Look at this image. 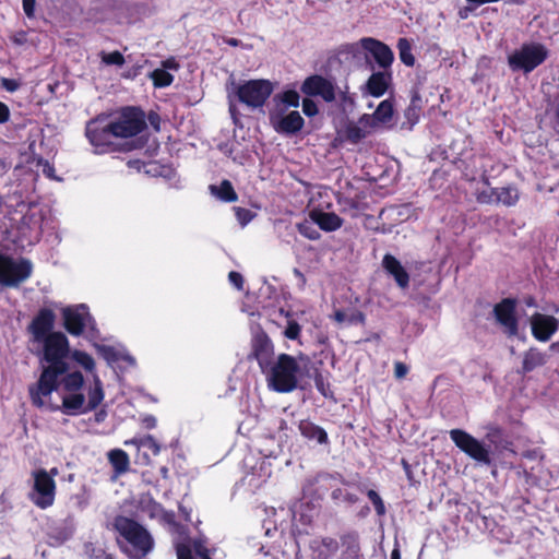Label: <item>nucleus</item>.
Wrapping results in <instances>:
<instances>
[{
	"label": "nucleus",
	"mask_w": 559,
	"mask_h": 559,
	"mask_svg": "<svg viewBox=\"0 0 559 559\" xmlns=\"http://www.w3.org/2000/svg\"><path fill=\"white\" fill-rule=\"evenodd\" d=\"M39 342L43 343L40 362L47 365L43 366L38 380L28 386V395L35 407L46 404V397L58 390L59 378L69 371V364L66 361L70 350L67 336L62 332H55Z\"/></svg>",
	"instance_id": "nucleus-1"
},
{
	"label": "nucleus",
	"mask_w": 559,
	"mask_h": 559,
	"mask_svg": "<svg viewBox=\"0 0 559 559\" xmlns=\"http://www.w3.org/2000/svg\"><path fill=\"white\" fill-rule=\"evenodd\" d=\"M310 358L305 354L294 357L282 353L276 360L270 365L266 373L267 385L277 393H289L297 389L301 366L307 367Z\"/></svg>",
	"instance_id": "nucleus-2"
},
{
	"label": "nucleus",
	"mask_w": 559,
	"mask_h": 559,
	"mask_svg": "<svg viewBox=\"0 0 559 559\" xmlns=\"http://www.w3.org/2000/svg\"><path fill=\"white\" fill-rule=\"evenodd\" d=\"M112 526L132 546L133 558H144L153 550L154 539L151 533L135 520L117 515Z\"/></svg>",
	"instance_id": "nucleus-3"
},
{
	"label": "nucleus",
	"mask_w": 559,
	"mask_h": 559,
	"mask_svg": "<svg viewBox=\"0 0 559 559\" xmlns=\"http://www.w3.org/2000/svg\"><path fill=\"white\" fill-rule=\"evenodd\" d=\"M549 57V50L540 43H525L508 56V66L513 72L528 74Z\"/></svg>",
	"instance_id": "nucleus-4"
},
{
	"label": "nucleus",
	"mask_w": 559,
	"mask_h": 559,
	"mask_svg": "<svg viewBox=\"0 0 559 559\" xmlns=\"http://www.w3.org/2000/svg\"><path fill=\"white\" fill-rule=\"evenodd\" d=\"M85 136L98 154L112 153L119 151L118 144L112 139L116 138L111 131V124L107 115H98L87 121L85 127Z\"/></svg>",
	"instance_id": "nucleus-5"
},
{
	"label": "nucleus",
	"mask_w": 559,
	"mask_h": 559,
	"mask_svg": "<svg viewBox=\"0 0 559 559\" xmlns=\"http://www.w3.org/2000/svg\"><path fill=\"white\" fill-rule=\"evenodd\" d=\"M116 138H133L146 129L145 112L140 107L127 106L121 108L114 120H109Z\"/></svg>",
	"instance_id": "nucleus-6"
},
{
	"label": "nucleus",
	"mask_w": 559,
	"mask_h": 559,
	"mask_svg": "<svg viewBox=\"0 0 559 559\" xmlns=\"http://www.w3.org/2000/svg\"><path fill=\"white\" fill-rule=\"evenodd\" d=\"M32 262L21 258L15 261L12 257L0 252V285L3 287H17L31 277Z\"/></svg>",
	"instance_id": "nucleus-7"
},
{
	"label": "nucleus",
	"mask_w": 559,
	"mask_h": 559,
	"mask_svg": "<svg viewBox=\"0 0 559 559\" xmlns=\"http://www.w3.org/2000/svg\"><path fill=\"white\" fill-rule=\"evenodd\" d=\"M238 100L248 107H262L273 92V85L269 80H249L236 86Z\"/></svg>",
	"instance_id": "nucleus-8"
},
{
	"label": "nucleus",
	"mask_w": 559,
	"mask_h": 559,
	"mask_svg": "<svg viewBox=\"0 0 559 559\" xmlns=\"http://www.w3.org/2000/svg\"><path fill=\"white\" fill-rule=\"evenodd\" d=\"M449 433L453 443L471 459L484 465H491L490 451L478 439L463 429H452Z\"/></svg>",
	"instance_id": "nucleus-9"
},
{
	"label": "nucleus",
	"mask_w": 559,
	"mask_h": 559,
	"mask_svg": "<svg viewBox=\"0 0 559 559\" xmlns=\"http://www.w3.org/2000/svg\"><path fill=\"white\" fill-rule=\"evenodd\" d=\"M34 493L31 496L32 502L39 509L51 507L56 498V481L51 475L44 468L35 471Z\"/></svg>",
	"instance_id": "nucleus-10"
},
{
	"label": "nucleus",
	"mask_w": 559,
	"mask_h": 559,
	"mask_svg": "<svg viewBox=\"0 0 559 559\" xmlns=\"http://www.w3.org/2000/svg\"><path fill=\"white\" fill-rule=\"evenodd\" d=\"M493 316L496 321L504 328L509 336H515L519 332V320L516 317V299L503 298L495 305Z\"/></svg>",
	"instance_id": "nucleus-11"
},
{
	"label": "nucleus",
	"mask_w": 559,
	"mask_h": 559,
	"mask_svg": "<svg viewBox=\"0 0 559 559\" xmlns=\"http://www.w3.org/2000/svg\"><path fill=\"white\" fill-rule=\"evenodd\" d=\"M300 91L309 97L320 96L326 103H332L336 98L334 84L320 74L306 78Z\"/></svg>",
	"instance_id": "nucleus-12"
},
{
	"label": "nucleus",
	"mask_w": 559,
	"mask_h": 559,
	"mask_svg": "<svg viewBox=\"0 0 559 559\" xmlns=\"http://www.w3.org/2000/svg\"><path fill=\"white\" fill-rule=\"evenodd\" d=\"M273 355L274 345L269 335L264 331L255 333L251 341L250 356L258 361L263 372H265L266 368L272 364Z\"/></svg>",
	"instance_id": "nucleus-13"
},
{
	"label": "nucleus",
	"mask_w": 559,
	"mask_h": 559,
	"mask_svg": "<svg viewBox=\"0 0 559 559\" xmlns=\"http://www.w3.org/2000/svg\"><path fill=\"white\" fill-rule=\"evenodd\" d=\"M50 396L46 397V404L41 408H46L50 412L61 411L64 415L76 416L81 414H87L85 396L79 392H70V394L62 397V404H53L50 401Z\"/></svg>",
	"instance_id": "nucleus-14"
},
{
	"label": "nucleus",
	"mask_w": 559,
	"mask_h": 559,
	"mask_svg": "<svg viewBox=\"0 0 559 559\" xmlns=\"http://www.w3.org/2000/svg\"><path fill=\"white\" fill-rule=\"evenodd\" d=\"M532 335L539 342H547L559 329V320L552 316L535 312L530 319Z\"/></svg>",
	"instance_id": "nucleus-15"
},
{
	"label": "nucleus",
	"mask_w": 559,
	"mask_h": 559,
	"mask_svg": "<svg viewBox=\"0 0 559 559\" xmlns=\"http://www.w3.org/2000/svg\"><path fill=\"white\" fill-rule=\"evenodd\" d=\"M270 122L277 133L287 135L298 133L305 126L304 118L296 110L289 111L284 116L271 115Z\"/></svg>",
	"instance_id": "nucleus-16"
},
{
	"label": "nucleus",
	"mask_w": 559,
	"mask_h": 559,
	"mask_svg": "<svg viewBox=\"0 0 559 559\" xmlns=\"http://www.w3.org/2000/svg\"><path fill=\"white\" fill-rule=\"evenodd\" d=\"M361 45L373 57L380 68L388 69L391 67L394 55L388 45L372 37H362Z\"/></svg>",
	"instance_id": "nucleus-17"
},
{
	"label": "nucleus",
	"mask_w": 559,
	"mask_h": 559,
	"mask_svg": "<svg viewBox=\"0 0 559 559\" xmlns=\"http://www.w3.org/2000/svg\"><path fill=\"white\" fill-rule=\"evenodd\" d=\"M56 316L51 309L43 308L32 320L29 330L36 341L48 337L52 334Z\"/></svg>",
	"instance_id": "nucleus-18"
},
{
	"label": "nucleus",
	"mask_w": 559,
	"mask_h": 559,
	"mask_svg": "<svg viewBox=\"0 0 559 559\" xmlns=\"http://www.w3.org/2000/svg\"><path fill=\"white\" fill-rule=\"evenodd\" d=\"M176 554L178 559H212L203 538H195L192 543H178Z\"/></svg>",
	"instance_id": "nucleus-19"
},
{
	"label": "nucleus",
	"mask_w": 559,
	"mask_h": 559,
	"mask_svg": "<svg viewBox=\"0 0 559 559\" xmlns=\"http://www.w3.org/2000/svg\"><path fill=\"white\" fill-rule=\"evenodd\" d=\"M382 267L394 278L401 289H406L409 286V274L394 255L386 253L382 259Z\"/></svg>",
	"instance_id": "nucleus-20"
},
{
	"label": "nucleus",
	"mask_w": 559,
	"mask_h": 559,
	"mask_svg": "<svg viewBox=\"0 0 559 559\" xmlns=\"http://www.w3.org/2000/svg\"><path fill=\"white\" fill-rule=\"evenodd\" d=\"M392 82L391 72H373L366 82V93L372 97L383 96Z\"/></svg>",
	"instance_id": "nucleus-21"
},
{
	"label": "nucleus",
	"mask_w": 559,
	"mask_h": 559,
	"mask_svg": "<svg viewBox=\"0 0 559 559\" xmlns=\"http://www.w3.org/2000/svg\"><path fill=\"white\" fill-rule=\"evenodd\" d=\"M64 329L74 336L84 332L85 316L79 311V308H64L62 310Z\"/></svg>",
	"instance_id": "nucleus-22"
},
{
	"label": "nucleus",
	"mask_w": 559,
	"mask_h": 559,
	"mask_svg": "<svg viewBox=\"0 0 559 559\" xmlns=\"http://www.w3.org/2000/svg\"><path fill=\"white\" fill-rule=\"evenodd\" d=\"M310 217L324 231L337 230L343 225V219L334 212L313 210L310 213Z\"/></svg>",
	"instance_id": "nucleus-23"
},
{
	"label": "nucleus",
	"mask_w": 559,
	"mask_h": 559,
	"mask_svg": "<svg viewBox=\"0 0 559 559\" xmlns=\"http://www.w3.org/2000/svg\"><path fill=\"white\" fill-rule=\"evenodd\" d=\"M300 435L310 440L317 441L319 444H328L329 437L326 431L309 419H302L298 424Z\"/></svg>",
	"instance_id": "nucleus-24"
},
{
	"label": "nucleus",
	"mask_w": 559,
	"mask_h": 559,
	"mask_svg": "<svg viewBox=\"0 0 559 559\" xmlns=\"http://www.w3.org/2000/svg\"><path fill=\"white\" fill-rule=\"evenodd\" d=\"M547 364V355L537 347H531L523 354L522 373H528Z\"/></svg>",
	"instance_id": "nucleus-25"
},
{
	"label": "nucleus",
	"mask_w": 559,
	"mask_h": 559,
	"mask_svg": "<svg viewBox=\"0 0 559 559\" xmlns=\"http://www.w3.org/2000/svg\"><path fill=\"white\" fill-rule=\"evenodd\" d=\"M108 461L112 466L115 476L126 474L130 468V459L126 451L112 449L107 453Z\"/></svg>",
	"instance_id": "nucleus-26"
},
{
	"label": "nucleus",
	"mask_w": 559,
	"mask_h": 559,
	"mask_svg": "<svg viewBox=\"0 0 559 559\" xmlns=\"http://www.w3.org/2000/svg\"><path fill=\"white\" fill-rule=\"evenodd\" d=\"M103 383L97 376L94 377V385L87 392L86 409L95 411L104 400Z\"/></svg>",
	"instance_id": "nucleus-27"
},
{
	"label": "nucleus",
	"mask_w": 559,
	"mask_h": 559,
	"mask_svg": "<svg viewBox=\"0 0 559 559\" xmlns=\"http://www.w3.org/2000/svg\"><path fill=\"white\" fill-rule=\"evenodd\" d=\"M123 443L124 445H134L138 449L147 448L154 455H158L160 452V445L152 435L134 437L132 439L126 440Z\"/></svg>",
	"instance_id": "nucleus-28"
},
{
	"label": "nucleus",
	"mask_w": 559,
	"mask_h": 559,
	"mask_svg": "<svg viewBox=\"0 0 559 559\" xmlns=\"http://www.w3.org/2000/svg\"><path fill=\"white\" fill-rule=\"evenodd\" d=\"M519 198V190L514 186L497 188L496 204L513 206L518 203Z\"/></svg>",
	"instance_id": "nucleus-29"
},
{
	"label": "nucleus",
	"mask_w": 559,
	"mask_h": 559,
	"mask_svg": "<svg viewBox=\"0 0 559 559\" xmlns=\"http://www.w3.org/2000/svg\"><path fill=\"white\" fill-rule=\"evenodd\" d=\"M210 188L211 191L224 202H235L238 199L231 182L227 179L223 180L218 187L212 185Z\"/></svg>",
	"instance_id": "nucleus-30"
},
{
	"label": "nucleus",
	"mask_w": 559,
	"mask_h": 559,
	"mask_svg": "<svg viewBox=\"0 0 559 559\" xmlns=\"http://www.w3.org/2000/svg\"><path fill=\"white\" fill-rule=\"evenodd\" d=\"M63 378L61 381L59 380L60 384L63 385V389L67 392H78L82 389L84 384V377L81 371H73V372H66L62 374Z\"/></svg>",
	"instance_id": "nucleus-31"
},
{
	"label": "nucleus",
	"mask_w": 559,
	"mask_h": 559,
	"mask_svg": "<svg viewBox=\"0 0 559 559\" xmlns=\"http://www.w3.org/2000/svg\"><path fill=\"white\" fill-rule=\"evenodd\" d=\"M148 79L152 81L155 88L168 87L173 84L175 78L168 71L157 68L148 73Z\"/></svg>",
	"instance_id": "nucleus-32"
},
{
	"label": "nucleus",
	"mask_w": 559,
	"mask_h": 559,
	"mask_svg": "<svg viewBox=\"0 0 559 559\" xmlns=\"http://www.w3.org/2000/svg\"><path fill=\"white\" fill-rule=\"evenodd\" d=\"M342 546L345 552L350 556H357L360 551L359 535L356 531H350L341 535Z\"/></svg>",
	"instance_id": "nucleus-33"
},
{
	"label": "nucleus",
	"mask_w": 559,
	"mask_h": 559,
	"mask_svg": "<svg viewBox=\"0 0 559 559\" xmlns=\"http://www.w3.org/2000/svg\"><path fill=\"white\" fill-rule=\"evenodd\" d=\"M394 114L393 102L391 99L382 100L374 112L372 114V118L380 123L389 122Z\"/></svg>",
	"instance_id": "nucleus-34"
},
{
	"label": "nucleus",
	"mask_w": 559,
	"mask_h": 559,
	"mask_svg": "<svg viewBox=\"0 0 559 559\" xmlns=\"http://www.w3.org/2000/svg\"><path fill=\"white\" fill-rule=\"evenodd\" d=\"M399 56L406 67H414L415 57L412 53V45L406 37H400L397 43Z\"/></svg>",
	"instance_id": "nucleus-35"
},
{
	"label": "nucleus",
	"mask_w": 559,
	"mask_h": 559,
	"mask_svg": "<svg viewBox=\"0 0 559 559\" xmlns=\"http://www.w3.org/2000/svg\"><path fill=\"white\" fill-rule=\"evenodd\" d=\"M366 135L367 132L357 124L350 123L345 129V138L353 144L359 143Z\"/></svg>",
	"instance_id": "nucleus-36"
},
{
	"label": "nucleus",
	"mask_w": 559,
	"mask_h": 559,
	"mask_svg": "<svg viewBox=\"0 0 559 559\" xmlns=\"http://www.w3.org/2000/svg\"><path fill=\"white\" fill-rule=\"evenodd\" d=\"M141 509L147 513L150 518H156L163 512V506L152 497L141 501Z\"/></svg>",
	"instance_id": "nucleus-37"
},
{
	"label": "nucleus",
	"mask_w": 559,
	"mask_h": 559,
	"mask_svg": "<svg viewBox=\"0 0 559 559\" xmlns=\"http://www.w3.org/2000/svg\"><path fill=\"white\" fill-rule=\"evenodd\" d=\"M72 358L81 365L86 371H93L95 368V361L93 357L83 350H74L72 353Z\"/></svg>",
	"instance_id": "nucleus-38"
},
{
	"label": "nucleus",
	"mask_w": 559,
	"mask_h": 559,
	"mask_svg": "<svg viewBox=\"0 0 559 559\" xmlns=\"http://www.w3.org/2000/svg\"><path fill=\"white\" fill-rule=\"evenodd\" d=\"M297 229L300 235L304 237L310 239V240H317L320 238V233L314 227L313 222L305 221L302 223L297 224Z\"/></svg>",
	"instance_id": "nucleus-39"
},
{
	"label": "nucleus",
	"mask_w": 559,
	"mask_h": 559,
	"mask_svg": "<svg viewBox=\"0 0 559 559\" xmlns=\"http://www.w3.org/2000/svg\"><path fill=\"white\" fill-rule=\"evenodd\" d=\"M276 97L286 106L297 108L299 106L300 96L295 90H287L276 95Z\"/></svg>",
	"instance_id": "nucleus-40"
},
{
	"label": "nucleus",
	"mask_w": 559,
	"mask_h": 559,
	"mask_svg": "<svg viewBox=\"0 0 559 559\" xmlns=\"http://www.w3.org/2000/svg\"><path fill=\"white\" fill-rule=\"evenodd\" d=\"M100 59L107 66H119L120 67L124 63V57L118 50H115L111 52L102 51Z\"/></svg>",
	"instance_id": "nucleus-41"
},
{
	"label": "nucleus",
	"mask_w": 559,
	"mask_h": 559,
	"mask_svg": "<svg viewBox=\"0 0 559 559\" xmlns=\"http://www.w3.org/2000/svg\"><path fill=\"white\" fill-rule=\"evenodd\" d=\"M314 384L317 390L326 399L333 397V393L330 390V383L324 380V377L321 372L316 371L314 374Z\"/></svg>",
	"instance_id": "nucleus-42"
},
{
	"label": "nucleus",
	"mask_w": 559,
	"mask_h": 559,
	"mask_svg": "<svg viewBox=\"0 0 559 559\" xmlns=\"http://www.w3.org/2000/svg\"><path fill=\"white\" fill-rule=\"evenodd\" d=\"M367 497L372 502L377 514L384 515L385 514V506H384V502H383L382 498L380 497V495L376 490L369 489L367 491Z\"/></svg>",
	"instance_id": "nucleus-43"
},
{
	"label": "nucleus",
	"mask_w": 559,
	"mask_h": 559,
	"mask_svg": "<svg viewBox=\"0 0 559 559\" xmlns=\"http://www.w3.org/2000/svg\"><path fill=\"white\" fill-rule=\"evenodd\" d=\"M497 188H490L488 190L478 191L476 193V200L481 204L496 203Z\"/></svg>",
	"instance_id": "nucleus-44"
},
{
	"label": "nucleus",
	"mask_w": 559,
	"mask_h": 559,
	"mask_svg": "<svg viewBox=\"0 0 559 559\" xmlns=\"http://www.w3.org/2000/svg\"><path fill=\"white\" fill-rule=\"evenodd\" d=\"M300 332H301L300 324L297 321H295V320H289L287 322V326H286V329L284 331V335L288 340L296 341V340L299 338Z\"/></svg>",
	"instance_id": "nucleus-45"
},
{
	"label": "nucleus",
	"mask_w": 559,
	"mask_h": 559,
	"mask_svg": "<svg viewBox=\"0 0 559 559\" xmlns=\"http://www.w3.org/2000/svg\"><path fill=\"white\" fill-rule=\"evenodd\" d=\"M234 210L236 218L242 226L247 225L254 217V214L248 209L236 206Z\"/></svg>",
	"instance_id": "nucleus-46"
},
{
	"label": "nucleus",
	"mask_w": 559,
	"mask_h": 559,
	"mask_svg": "<svg viewBox=\"0 0 559 559\" xmlns=\"http://www.w3.org/2000/svg\"><path fill=\"white\" fill-rule=\"evenodd\" d=\"M302 111L307 117H313L318 115L319 108L314 100H312L309 97H306L302 100Z\"/></svg>",
	"instance_id": "nucleus-47"
},
{
	"label": "nucleus",
	"mask_w": 559,
	"mask_h": 559,
	"mask_svg": "<svg viewBox=\"0 0 559 559\" xmlns=\"http://www.w3.org/2000/svg\"><path fill=\"white\" fill-rule=\"evenodd\" d=\"M321 545L330 555H335L338 551V542L333 537H322Z\"/></svg>",
	"instance_id": "nucleus-48"
},
{
	"label": "nucleus",
	"mask_w": 559,
	"mask_h": 559,
	"mask_svg": "<svg viewBox=\"0 0 559 559\" xmlns=\"http://www.w3.org/2000/svg\"><path fill=\"white\" fill-rule=\"evenodd\" d=\"M0 84L5 91L10 93L17 91L21 86V83L17 80L8 78H1Z\"/></svg>",
	"instance_id": "nucleus-49"
},
{
	"label": "nucleus",
	"mask_w": 559,
	"mask_h": 559,
	"mask_svg": "<svg viewBox=\"0 0 559 559\" xmlns=\"http://www.w3.org/2000/svg\"><path fill=\"white\" fill-rule=\"evenodd\" d=\"M38 166H41L43 174L50 179H56L55 167L48 160L40 158L37 163Z\"/></svg>",
	"instance_id": "nucleus-50"
},
{
	"label": "nucleus",
	"mask_w": 559,
	"mask_h": 559,
	"mask_svg": "<svg viewBox=\"0 0 559 559\" xmlns=\"http://www.w3.org/2000/svg\"><path fill=\"white\" fill-rule=\"evenodd\" d=\"M228 280L237 289L240 290L243 288V277L239 272L230 271Z\"/></svg>",
	"instance_id": "nucleus-51"
},
{
	"label": "nucleus",
	"mask_w": 559,
	"mask_h": 559,
	"mask_svg": "<svg viewBox=\"0 0 559 559\" xmlns=\"http://www.w3.org/2000/svg\"><path fill=\"white\" fill-rule=\"evenodd\" d=\"M160 66H162L160 68L166 71H168V70L178 71L180 69V64L175 57H169V58L163 60L160 62Z\"/></svg>",
	"instance_id": "nucleus-52"
},
{
	"label": "nucleus",
	"mask_w": 559,
	"mask_h": 559,
	"mask_svg": "<svg viewBox=\"0 0 559 559\" xmlns=\"http://www.w3.org/2000/svg\"><path fill=\"white\" fill-rule=\"evenodd\" d=\"M408 373V367L402 361L394 364V376L396 379H403Z\"/></svg>",
	"instance_id": "nucleus-53"
},
{
	"label": "nucleus",
	"mask_w": 559,
	"mask_h": 559,
	"mask_svg": "<svg viewBox=\"0 0 559 559\" xmlns=\"http://www.w3.org/2000/svg\"><path fill=\"white\" fill-rule=\"evenodd\" d=\"M10 115L9 106L0 102V124L7 123L10 120Z\"/></svg>",
	"instance_id": "nucleus-54"
},
{
	"label": "nucleus",
	"mask_w": 559,
	"mask_h": 559,
	"mask_svg": "<svg viewBox=\"0 0 559 559\" xmlns=\"http://www.w3.org/2000/svg\"><path fill=\"white\" fill-rule=\"evenodd\" d=\"M141 423L145 429H154L156 427V418L153 415H145L141 418Z\"/></svg>",
	"instance_id": "nucleus-55"
},
{
	"label": "nucleus",
	"mask_w": 559,
	"mask_h": 559,
	"mask_svg": "<svg viewBox=\"0 0 559 559\" xmlns=\"http://www.w3.org/2000/svg\"><path fill=\"white\" fill-rule=\"evenodd\" d=\"M35 9V0H23V10L27 16H33Z\"/></svg>",
	"instance_id": "nucleus-56"
},
{
	"label": "nucleus",
	"mask_w": 559,
	"mask_h": 559,
	"mask_svg": "<svg viewBox=\"0 0 559 559\" xmlns=\"http://www.w3.org/2000/svg\"><path fill=\"white\" fill-rule=\"evenodd\" d=\"M148 121L151 123V126L156 130V131H159V126H160V118L158 116V114L156 112H150L148 115Z\"/></svg>",
	"instance_id": "nucleus-57"
},
{
	"label": "nucleus",
	"mask_w": 559,
	"mask_h": 559,
	"mask_svg": "<svg viewBox=\"0 0 559 559\" xmlns=\"http://www.w3.org/2000/svg\"><path fill=\"white\" fill-rule=\"evenodd\" d=\"M350 322L365 324L366 316L361 311H356L355 313L352 314Z\"/></svg>",
	"instance_id": "nucleus-58"
},
{
	"label": "nucleus",
	"mask_w": 559,
	"mask_h": 559,
	"mask_svg": "<svg viewBox=\"0 0 559 559\" xmlns=\"http://www.w3.org/2000/svg\"><path fill=\"white\" fill-rule=\"evenodd\" d=\"M294 275L298 278L299 281V286L301 288H304L306 286V283H307V280H306V276L305 274L299 270V269H294Z\"/></svg>",
	"instance_id": "nucleus-59"
},
{
	"label": "nucleus",
	"mask_w": 559,
	"mask_h": 559,
	"mask_svg": "<svg viewBox=\"0 0 559 559\" xmlns=\"http://www.w3.org/2000/svg\"><path fill=\"white\" fill-rule=\"evenodd\" d=\"M344 500L348 503H356L358 501V497L355 493L347 492L344 495Z\"/></svg>",
	"instance_id": "nucleus-60"
},
{
	"label": "nucleus",
	"mask_w": 559,
	"mask_h": 559,
	"mask_svg": "<svg viewBox=\"0 0 559 559\" xmlns=\"http://www.w3.org/2000/svg\"><path fill=\"white\" fill-rule=\"evenodd\" d=\"M342 497L344 498L343 490L341 488H336L331 492V498L333 500H338Z\"/></svg>",
	"instance_id": "nucleus-61"
},
{
	"label": "nucleus",
	"mask_w": 559,
	"mask_h": 559,
	"mask_svg": "<svg viewBox=\"0 0 559 559\" xmlns=\"http://www.w3.org/2000/svg\"><path fill=\"white\" fill-rule=\"evenodd\" d=\"M473 9L471 7H465L463 9H461L459 11V15L461 19H467L468 15H469V12L472 11Z\"/></svg>",
	"instance_id": "nucleus-62"
},
{
	"label": "nucleus",
	"mask_w": 559,
	"mask_h": 559,
	"mask_svg": "<svg viewBox=\"0 0 559 559\" xmlns=\"http://www.w3.org/2000/svg\"><path fill=\"white\" fill-rule=\"evenodd\" d=\"M224 41L233 47H237L240 44V40L236 37H228L227 39L224 38Z\"/></svg>",
	"instance_id": "nucleus-63"
},
{
	"label": "nucleus",
	"mask_w": 559,
	"mask_h": 559,
	"mask_svg": "<svg viewBox=\"0 0 559 559\" xmlns=\"http://www.w3.org/2000/svg\"><path fill=\"white\" fill-rule=\"evenodd\" d=\"M390 559H401V552L399 548H394L392 550Z\"/></svg>",
	"instance_id": "nucleus-64"
}]
</instances>
